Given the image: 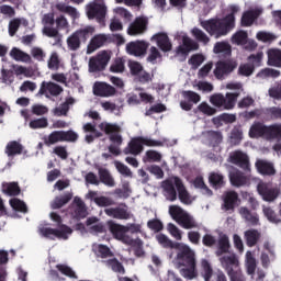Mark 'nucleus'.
Returning <instances> with one entry per match:
<instances>
[{"mask_svg": "<svg viewBox=\"0 0 281 281\" xmlns=\"http://www.w3.org/2000/svg\"><path fill=\"white\" fill-rule=\"evenodd\" d=\"M161 188L165 192L167 201H177L178 192V199L183 203V205L192 204L190 192H188V189H186V184H183V180H181V178L173 176L162 181Z\"/></svg>", "mask_w": 281, "mask_h": 281, "instance_id": "obj_1", "label": "nucleus"}, {"mask_svg": "<svg viewBox=\"0 0 281 281\" xmlns=\"http://www.w3.org/2000/svg\"><path fill=\"white\" fill-rule=\"evenodd\" d=\"M201 26L210 36L221 38V36H227L232 30L236 26V18L234 14H227L225 18L211 19L201 22Z\"/></svg>", "mask_w": 281, "mask_h": 281, "instance_id": "obj_2", "label": "nucleus"}, {"mask_svg": "<svg viewBox=\"0 0 281 281\" xmlns=\"http://www.w3.org/2000/svg\"><path fill=\"white\" fill-rule=\"evenodd\" d=\"M50 218L54 221V223H56L57 228L42 227L40 228L41 236L48 238V240H56V238L59 240H68L69 236L74 234V229L63 224V217L56 212L50 213Z\"/></svg>", "mask_w": 281, "mask_h": 281, "instance_id": "obj_3", "label": "nucleus"}, {"mask_svg": "<svg viewBox=\"0 0 281 281\" xmlns=\"http://www.w3.org/2000/svg\"><path fill=\"white\" fill-rule=\"evenodd\" d=\"M248 135L251 139H260V137L268 142H271V139H281V123L266 125L260 121L254 122Z\"/></svg>", "mask_w": 281, "mask_h": 281, "instance_id": "obj_4", "label": "nucleus"}, {"mask_svg": "<svg viewBox=\"0 0 281 281\" xmlns=\"http://www.w3.org/2000/svg\"><path fill=\"white\" fill-rule=\"evenodd\" d=\"M100 131H103L105 135H109V139L112 143L108 150L111 153V155H115V157H119V155H122V149H120V146L124 144V138L122 137V127L117 124L113 123H101L99 125Z\"/></svg>", "mask_w": 281, "mask_h": 281, "instance_id": "obj_5", "label": "nucleus"}, {"mask_svg": "<svg viewBox=\"0 0 281 281\" xmlns=\"http://www.w3.org/2000/svg\"><path fill=\"white\" fill-rule=\"evenodd\" d=\"M144 146L155 147V146H164L161 140L150 139L144 136L133 137L127 146L123 149L124 155H133L137 157V155H142L144 153Z\"/></svg>", "mask_w": 281, "mask_h": 281, "instance_id": "obj_6", "label": "nucleus"}, {"mask_svg": "<svg viewBox=\"0 0 281 281\" xmlns=\"http://www.w3.org/2000/svg\"><path fill=\"white\" fill-rule=\"evenodd\" d=\"M240 98V92L214 93L210 98L211 104L221 111H232Z\"/></svg>", "mask_w": 281, "mask_h": 281, "instance_id": "obj_7", "label": "nucleus"}, {"mask_svg": "<svg viewBox=\"0 0 281 281\" xmlns=\"http://www.w3.org/2000/svg\"><path fill=\"white\" fill-rule=\"evenodd\" d=\"M169 214L183 229H199V223L192 215L183 211L179 205L169 206Z\"/></svg>", "mask_w": 281, "mask_h": 281, "instance_id": "obj_8", "label": "nucleus"}, {"mask_svg": "<svg viewBox=\"0 0 281 281\" xmlns=\"http://www.w3.org/2000/svg\"><path fill=\"white\" fill-rule=\"evenodd\" d=\"M95 29L92 26H86L85 29L77 30L70 36L67 37L66 43L70 52H78L80 45L93 35Z\"/></svg>", "mask_w": 281, "mask_h": 281, "instance_id": "obj_9", "label": "nucleus"}, {"mask_svg": "<svg viewBox=\"0 0 281 281\" xmlns=\"http://www.w3.org/2000/svg\"><path fill=\"white\" fill-rule=\"evenodd\" d=\"M176 262L178 267H189L196 265V252L186 244H177Z\"/></svg>", "mask_w": 281, "mask_h": 281, "instance_id": "obj_10", "label": "nucleus"}, {"mask_svg": "<svg viewBox=\"0 0 281 281\" xmlns=\"http://www.w3.org/2000/svg\"><path fill=\"white\" fill-rule=\"evenodd\" d=\"M45 146H54L58 142L74 143L78 142V134L71 130L69 131H54L48 136L43 137Z\"/></svg>", "mask_w": 281, "mask_h": 281, "instance_id": "obj_11", "label": "nucleus"}, {"mask_svg": "<svg viewBox=\"0 0 281 281\" xmlns=\"http://www.w3.org/2000/svg\"><path fill=\"white\" fill-rule=\"evenodd\" d=\"M238 67V63L234 59H221L215 64L214 76L217 80H223L225 76H229L234 69Z\"/></svg>", "mask_w": 281, "mask_h": 281, "instance_id": "obj_12", "label": "nucleus"}, {"mask_svg": "<svg viewBox=\"0 0 281 281\" xmlns=\"http://www.w3.org/2000/svg\"><path fill=\"white\" fill-rule=\"evenodd\" d=\"M111 60V54L106 50L99 53L97 56L89 59V71L90 74H97V71H104L106 65Z\"/></svg>", "mask_w": 281, "mask_h": 281, "instance_id": "obj_13", "label": "nucleus"}, {"mask_svg": "<svg viewBox=\"0 0 281 281\" xmlns=\"http://www.w3.org/2000/svg\"><path fill=\"white\" fill-rule=\"evenodd\" d=\"M228 162L237 166L244 172H251V162H249V156L243 150H235L231 153Z\"/></svg>", "mask_w": 281, "mask_h": 281, "instance_id": "obj_14", "label": "nucleus"}, {"mask_svg": "<svg viewBox=\"0 0 281 281\" xmlns=\"http://www.w3.org/2000/svg\"><path fill=\"white\" fill-rule=\"evenodd\" d=\"M257 192L262 196L263 201L271 203L280 196V189L271 187L270 183L260 181L257 186Z\"/></svg>", "mask_w": 281, "mask_h": 281, "instance_id": "obj_15", "label": "nucleus"}, {"mask_svg": "<svg viewBox=\"0 0 281 281\" xmlns=\"http://www.w3.org/2000/svg\"><path fill=\"white\" fill-rule=\"evenodd\" d=\"M88 19H97L98 23H104L106 19V5L104 3L92 2L87 7Z\"/></svg>", "mask_w": 281, "mask_h": 281, "instance_id": "obj_16", "label": "nucleus"}, {"mask_svg": "<svg viewBox=\"0 0 281 281\" xmlns=\"http://www.w3.org/2000/svg\"><path fill=\"white\" fill-rule=\"evenodd\" d=\"M70 215L74 221H82V218H87V205L82 199L75 196L72 203L69 206Z\"/></svg>", "mask_w": 281, "mask_h": 281, "instance_id": "obj_17", "label": "nucleus"}, {"mask_svg": "<svg viewBox=\"0 0 281 281\" xmlns=\"http://www.w3.org/2000/svg\"><path fill=\"white\" fill-rule=\"evenodd\" d=\"M104 214L111 218H116L117 221H128V218H131V212L128 211V205H126V203H121L116 207L105 209Z\"/></svg>", "mask_w": 281, "mask_h": 281, "instance_id": "obj_18", "label": "nucleus"}, {"mask_svg": "<svg viewBox=\"0 0 281 281\" xmlns=\"http://www.w3.org/2000/svg\"><path fill=\"white\" fill-rule=\"evenodd\" d=\"M229 182L234 188H243L245 186H249L251 178L247 176L245 172L240 171V169L233 168L228 173Z\"/></svg>", "mask_w": 281, "mask_h": 281, "instance_id": "obj_19", "label": "nucleus"}, {"mask_svg": "<svg viewBox=\"0 0 281 281\" xmlns=\"http://www.w3.org/2000/svg\"><path fill=\"white\" fill-rule=\"evenodd\" d=\"M148 30V19L145 16L136 18L128 26L127 34L128 36H139Z\"/></svg>", "mask_w": 281, "mask_h": 281, "instance_id": "obj_20", "label": "nucleus"}, {"mask_svg": "<svg viewBox=\"0 0 281 281\" xmlns=\"http://www.w3.org/2000/svg\"><path fill=\"white\" fill-rule=\"evenodd\" d=\"M199 49V43L194 42V40L183 36L182 44L176 48L177 56H183V58H188V55L191 52H196Z\"/></svg>", "mask_w": 281, "mask_h": 281, "instance_id": "obj_21", "label": "nucleus"}, {"mask_svg": "<svg viewBox=\"0 0 281 281\" xmlns=\"http://www.w3.org/2000/svg\"><path fill=\"white\" fill-rule=\"evenodd\" d=\"M92 91L99 98H113L117 93L115 87L102 81L94 82Z\"/></svg>", "mask_w": 281, "mask_h": 281, "instance_id": "obj_22", "label": "nucleus"}, {"mask_svg": "<svg viewBox=\"0 0 281 281\" xmlns=\"http://www.w3.org/2000/svg\"><path fill=\"white\" fill-rule=\"evenodd\" d=\"M149 45L148 42L144 41L130 42L126 44V53L130 54V56H146Z\"/></svg>", "mask_w": 281, "mask_h": 281, "instance_id": "obj_23", "label": "nucleus"}, {"mask_svg": "<svg viewBox=\"0 0 281 281\" xmlns=\"http://www.w3.org/2000/svg\"><path fill=\"white\" fill-rule=\"evenodd\" d=\"M215 245H216L215 256H217V258H221V256H225V254H229V249H232V244L229 243V236L223 233L220 234Z\"/></svg>", "mask_w": 281, "mask_h": 281, "instance_id": "obj_24", "label": "nucleus"}, {"mask_svg": "<svg viewBox=\"0 0 281 281\" xmlns=\"http://www.w3.org/2000/svg\"><path fill=\"white\" fill-rule=\"evenodd\" d=\"M151 41L157 43V46L161 52H171L172 50V42H170V37H168L167 33L160 32L153 35Z\"/></svg>", "mask_w": 281, "mask_h": 281, "instance_id": "obj_25", "label": "nucleus"}, {"mask_svg": "<svg viewBox=\"0 0 281 281\" xmlns=\"http://www.w3.org/2000/svg\"><path fill=\"white\" fill-rule=\"evenodd\" d=\"M255 168H257L259 175L263 177H273V175H276V167H273L272 162L267 160L258 159L255 162Z\"/></svg>", "mask_w": 281, "mask_h": 281, "instance_id": "obj_26", "label": "nucleus"}, {"mask_svg": "<svg viewBox=\"0 0 281 281\" xmlns=\"http://www.w3.org/2000/svg\"><path fill=\"white\" fill-rule=\"evenodd\" d=\"M220 262L226 273H232L238 267V257L235 254L220 257Z\"/></svg>", "mask_w": 281, "mask_h": 281, "instance_id": "obj_27", "label": "nucleus"}, {"mask_svg": "<svg viewBox=\"0 0 281 281\" xmlns=\"http://www.w3.org/2000/svg\"><path fill=\"white\" fill-rule=\"evenodd\" d=\"M48 93L50 95H60L61 92H63V87L58 86V83H55V82H46V81H43L42 85H41V88L38 90V95H45V93Z\"/></svg>", "mask_w": 281, "mask_h": 281, "instance_id": "obj_28", "label": "nucleus"}, {"mask_svg": "<svg viewBox=\"0 0 281 281\" xmlns=\"http://www.w3.org/2000/svg\"><path fill=\"white\" fill-rule=\"evenodd\" d=\"M244 238L246 240L247 247H256L262 238V233L256 228H249L245 231Z\"/></svg>", "mask_w": 281, "mask_h": 281, "instance_id": "obj_29", "label": "nucleus"}, {"mask_svg": "<svg viewBox=\"0 0 281 281\" xmlns=\"http://www.w3.org/2000/svg\"><path fill=\"white\" fill-rule=\"evenodd\" d=\"M262 14V10L252 9L245 11L241 16V25L243 27H251L254 22Z\"/></svg>", "mask_w": 281, "mask_h": 281, "instance_id": "obj_30", "label": "nucleus"}, {"mask_svg": "<svg viewBox=\"0 0 281 281\" xmlns=\"http://www.w3.org/2000/svg\"><path fill=\"white\" fill-rule=\"evenodd\" d=\"M74 199V193L65 192L61 195L55 196V199L50 202L52 210H60V207H65L69 201Z\"/></svg>", "mask_w": 281, "mask_h": 281, "instance_id": "obj_31", "label": "nucleus"}, {"mask_svg": "<svg viewBox=\"0 0 281 281\" xmlns=\"http://www.w3.org/2000/svg\"><path fill=\"white\" fill-rule=\"evenodd\" d=\"M276 120H281V108H263V122H274Z\"/></svg>", "mask_w": 281, "mask_h": 281, "instance_id": "obj_32", "label": "nucleus"}, {"mask_svg": "<svg viewBox=\"0 0 281 281\" xmlns=\"http://www.w3.org/2000/svg\"><path fill=\"white\" fill-rule=\"evenodd\" d=\"M106 41V35H94L88 44L87 54H93V52H95V49H100V47H102Z\"/></svg>", "mask_w": 281, "mask_h": 281, "instance_id": "obj_33", "label": "nucleus"}, {"mask_svg": "<svg viewBox=\"0 0 281 281\" xmlns=\"http://www.w3.org/2000/svg\"><path fill=\"white\" fill-rule=\"evenodd\" d=\"M268 65L281 69V49L271 48L268 50Z\"/></svg>", "mask_w": 281, "mask_h": 281, "instance_id": "obj_34", "label": "nucleus"}, {"mask_svg": "<svg viewBox=\"0 0 281 281\" xmlns=\"http://www.w3.org/2000/svg\"><path fill=\"white\" fill-rule=\"evenodd\" d=\"M214 276V268L212 263L207 259H201V278L204 281H212V277Z\"/></svg>", "mask_w": 281, "mask_h": 281, "instance_id": "obj_35", "label": "nucleus"}, {"mask_svg": "<svg viewBox=\"0 0 281 281\" xmlns=\"http://www.w3.org/2000/svg\"><path fill=\"white\" fill-rule=\"evenodd\" d=\"M245 266L248 276H254L256 273L258 261L256 260V257H254V252L249 250L246 252Z\"/></svg>", "mask_w": 281, "mask_h": 281, "instance_id": "obj_36", "label": "nucleus"}, {"mask_svg": "<svg viewBox=\"0 0 281 281\" xmlns=\"http://www.w3.org/2000/svg\"><path fill=\"white\" fill-rule=\"evenodd\" d=\"M2 192L8 196H19L21 194V187H19V182H3Z\"/></svg>", "mask_w": 281, "mask_h": 281, "instance_id": "obj_37", "label": "nucleus"}, {"mask_svg": "<svg viewBox=\"0 0 281 281\" xmlns=\"http://www.w3.org/2000/svg\"><path fill=\"white\" fill-rule=\"evenodd\" d=\"M23 154V145L16 140H11L5 146V155L8 157H16V155Z\"/></svg>", "mask_w": 281, "mask_h": 281, "instance_id": "obj_38", "label": "nucleus"}, {"mask_svg": "<svg viewBox=\"0 0 281 281\" xmlns=\"http://www.w3.org/2000/svg\"><path fill=\"white\" fill-rule=\"evenodd\" d=\"M214 54H222L224 58H229L232 56V45L227 42H217L213 48Z\"/></svg>", "mask_w": 281, "mask_h": 281, "instance_id": "obj_39", "label": "nucleus"}, {"mask_svg": "<svg viewBox=\"0 0 281 281\" xmlns=\"http://www.w3.org/2000/svg\"><path fill=\"white\" fill-rule=\"evenodd\" d=\"M10 56L13 60H16L18 63H32V57L30 54L13 47L10 52Z\"/></svg>", "mask_w": 281, "mask_h": 281, "instance_id": "obj_40", "label": "nucleus"}, {"mask_svg": "<svg viewBox=\"0 0 281 281\" xmlns=\"http://www.w3.org/2000/svg\"><path fill=\"white\" fill-rule=\"evenodd\" d=\"M110 233L116 240H120L124 234H126V226L117 224L113 221L108 223Z\"/></svg>", "mask_w": 281, "mask_h": 281, "instance_id": "obj_41", "label": "nucleus"}, {"mask_svg": "<svg viewBox=\"0 0 281 281\" xmlns=\"http://www.w3.org/2000/svg\"><path fill=\"white\" fill-rule=\"evenodd\" d=\"M238 201V193L235 191H229L224 196V209L226 212H229V210H234L236 207V203Z\"/></svg>", "mask_w": 281, "mask_h": 281, "instance_id": "obj_42", "label": "nucleus"}, {"mask_svg": "<svg viewBox=\"0 0 281 281\" xmlns=\"http://www.w3.org/2000/svg\"><path fill=\"white\" fill-rule=\"evenodd\" d=\"M209 182L215 190H221L225 186V177L223 173L212 172L209 176Z\"/></svg>", "mask_w": 281, "mask_h": 281, "instance_id": "obj_43", "label": "nucleus"}, {"mask_svg": "<svg viewBox=\"0 0 281 281\" xmlns=\"http://www.w3.org/2000/svg\"><path fill=\"white\" fill-rule=\"evenodd\" d=\"M180 274L186 280H194L199 278V270H196V263L193 266H184V268L180 269Z\"/></svg>", "mask_w": 281, "mask_h": 281, "instance_id": "obj_44", "label": "nucleus"}, {"mask_svg": "<svg viewBox=\"0 0 281 281\" xmlns=\"http://www.w3.org/2000/svg\"><path fill=\"white\" fill-rule=\"evenodd\" d=\"M239 214H241L243 218L247 221V223H250V225H258L260 223V220L258 218V213H251L249 209L241 206L239 209Z\"/></svg>", "mask_w": 281, "mask_h": 281, "instance_id": "obj_45", "label": "nucleus"}, {"mask_svg": "<svg viewBox=\"0 0 281 281\" xmlns=\"http://www.w3.org/2000/svg\"><path fill=\"white\" fill-rule=\"evenodd\" d=\"M103 263L106 267H110V269H112V271H114V273H121L122 276H124V273H126V269H124V265H122V262H120V260H117V258L104 260Z\"/></svg>", "mask_w": 281, "mask_h": 281, "instance_id": "obj_46", "label": "nucleus"}, {"mask_svg": "<svg viewBox=\"0 0 281 281\" xmlns=\"http://www.w3.org/2000/svg\"><path fill=\"white\" fill-rule=\"evenodd\" d=\"M99 179L108 188H115V179H113V176H111L108 169H99Z\"/></svg>", "mask_w": 281, "mask_h": 281, "instance_id": "obj_47", "label": "nucleus"}, {"mask_svg": "<svg viewBox=\"0 0 281 281\" xmlns=\"http://www.w3.org/2000/svg\"><path fill=\"white\" fill-rule=\"evenodd\" d=\"M156 238L159 245H161L165 249H177V245H181V243L170 240V238L164 234L157 235Z\"/></svg>", "mask_w": 281, "mask_h": 281, "instance_id": "obj_48", "label": "nucleus"}, {"mask_svg": "<svg viewBox=\"0 0 281 281\" xmlns=\"http://www.w3.org/2000/svg\"><path fill=\"white\" fill-rule=\"evenodd\" d=\"M94 254L98 258H113V251L109 246L99 244L94 247Z\"/></svg>", "mask_w": 281, "mask_h": 281, "instance_id": "obj_49", "label": "nucleus"}, {"mask_svg": "<svg viewBox=\"0 0 281 281\" xmlns=\"http://www.w3.org/2000/svg\"><path fill=\"white\" fill-rule=\"evenodd\" d=\"M10 205L15 212H22V214H27V204L18 198H13L10 200Z\"/></svg>", "mask_w": 281, "mask_h": 281, "instance_id": "obj_50", "label": "nucleus"}, {"mask_svg": "<svg viewBox=\"0 0 281 281\" xmlns=\"http://www.w3.org/2000/svg\"><path fill=\"white\" fill-rule=\"evenodd\" d=\"M247 38H249L247 32L240 30L232 36V42L235 43V45H247Z\"/></svg>", "mask_w": 281, "mask_h": 281, "instance_id": "obj_51", "label": "nucleus"}, {"mask_svg": "<svg viewBox=\"0 0 281 281\" xmlns=\"http://www.w3.org/2000/svg\"><path fill=\"white\" fill-rule=\"evenodd\" d=\"M182 97L184 100H187V102H191V104H199V102H201V94L192 90L182 91Z\"/></svg>", "mask_w": 281, "mask_h": 281, "instance_id": "obj_52", "label": "nucleus"}, {"mask_svg": "<svg viewBox=\"0 0 281 281\" xmlns=\"http://www.w3.org/2000/svg\"><path fill=\"white\" fill-rule=\"evenodd\" d=\"M280 70H276L273 68H265L261 69L258 74V78H280Z\"/></svg>", "mask_w": 281, "mask_h": 281, "instance_id": "obj_53", "label": "nucleus"}, {"mask_svg": "<svg viewBox=\"0 0 281 281\" xmlns=\"http://www.w3.org/2000/svg\"><path fill=\"white\" fill-rule=\"evenodd\" d=\"M263 214L270 223H274L276 225H278V223H281L280 215H278V213H276V211H273V209L265 207Z\"/></svg>", "mask_w": 281, "mask_h": 281, "instance_id": "obj_54", "label": "nucleus"}, {"mask_svg": "<svg viewBox=\"0 0 281 281\" xmlns=\"http://www.w3.org/2000/svg\"><path fill=\"white\" fill-rule=\"evenodd\" d=\"M30 128L36 131L37 128H47L49 126V122L47 117L35 119L29 123Z\"/></svg>", "mask_w": 281, "mask_h": 281, "instance_id": "obj_55", "label": "nucleus"}, {"mask_svg": "<svg viewBox=\"0 0 281 281\" xmlns=\"http://www.w3.org/2000/svg\"><path fill=\"white\" fill-rule=\"evenodd\" d=\"M192 34L199 43H203V45H207V43H210V37L205 32L201 31V29L194 27L192 30Z\"/></svg>", "mask_w": 281, "mask_h": 281, "instance_id": "obj_56", "label": "nucleus"}, {"mask_svg": "<svg viewBox=\"0 0 281 281\" xmlns=\"http://www.w3.org/2000/svg\"><path fill=\"white\" fill-rule=\"evenodd\" d=\"M47 66L48 69L53 71H57V69H60V58H58V53H52Z\"/></svg>", "mask_w": 281, "mask_h": 281, "instance_id": "obj_57", "label": "nucleus"}, {"mask_svg": "<svg viewBox=\"0 0 281 281\" xmlns=\"http://www.w3.org/2000/svg\"><path fill=\"white\" fill-rule=\"evenodd\" d=\"M94 203L99 207H110V205H115V201H113L111 198H106L104 195L94 198Z\"/></svg>", "mask_w": 281, "mask_h": 281, "instance_id": "obj_58", "label": "nucleus"}, {"mask_svg": "<svg viewBox=\"0 0 281 281\" xmlns=\"http://www.w3.org/2000/svg\"><path fill=\"white\" fill-rule=\"evenodd\" d=\"M31 55L38 63H43L45 60V57L47 56V54H45V50H43V48L38 46H35L31 49Z\"/></svg>", "mask_w": 281, "mask_h": 281, "instance_id": "obj_59", "label": "nucleus"}, {"mask_svg": "<svg viewBox=\"0 0 281 281\" xmlns=\"http://www.w3.org/2000/svg\"><path fill=\"white\" fill-rule=\"evenodd\" d=\"M56 269L63 273V276H67V278H74L75 280H78V276H76V272L66 265H57Z\"/></svg>", "mask_w": 281, "mask_h": 281, "instance_id": "obj_60", "label": "nucleus"}, {"mask_svg": "<svg viewBox=\"0 0 281 281\" xmlns=\"http://www.w3.org/2000/svg\"><path fill=\"white\" fill-rule=\"evenodd\" d=\"M157 58H161V53L157 47L151 46L149 49V55L147 57V63H151V65H157Z\"/></svg>", "mask_w": 281, "mask_h": 281, "instance_id": "obj_61", "label": "nucleus"}, {"mask_svg": "<svg viewBox=\"0 0 281 281\" xmlns=\"http://www.w3.org/2000/svg\"><path fill=\"white\" fill-rule=\"evenodd\" d=\"M21 27V19L15 18L9 22V36H15Z\"/></svg>", "mask_w": 281, "mask_h": 281, "instance_id": "obj_62", "label": "nucleus"}, {"mask_svg": "<svg viewBox=\"0 0 281 281\" xmlns=\"http://www.w3.org/2000/svg\"><path fill=\"white\" fill-rule=\"evenodd\" d=\"M217 243V239L214 235L212 234H205L203 237H202V245L204 247H209L210 249H212V247H215Z\"/></svg>", "mask_w": 281, "mask_h": 281, "instance_id": "obj_63", "label": "nucleus"}, {"mask_svg": "<svg viewBox=\"0 0 281 281\" xmlns=\"http://www.w3.org/2000/svg\"><path fill=\"white\" fill-rule=\"evenodd\" d=\"M227 276L229 277L231 281H245V274H243L241 270H233L228 272Z\"/></svg>", "mask_w": 281, "mask_h": 281, "instance_id": "obj_64", "label": "nucleus"}]
</instances>
